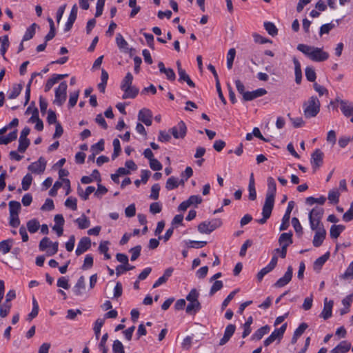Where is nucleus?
Segmentation results:
<instances>
[{
  "mask_svg": "<svg viewBox=\"0 0 353 353\" xmlns=\"http://www.w3.org/2000/svg\"><path fill=\"white\" fill-rule=\"evenodd\" d=\"M315 231L312 243L314 247L318 248L323 243L326 236V231L324 227H321L319 230H315Z\"/></svg>",
  "mask_w": 353,
  "mask_h": 353,
  "instance_id": "nucleus-15",
  "label": "nucleus"
},
{
  "mask_svg": "<svg viewBox=\"0 0 353 353\" xmlns=\"http://www.w3.org/2000/svg\"><path fill=\"white\" fill-rule=\"evenodd\" d=\"M221 224L222 221L219 219H214L210 221H203L198 225V230L201 234H210L219 228Z\"/></svg>",
  "mask_w": 353,
  "mask_h": 353,
  "instance_id": "nucleus-5",
  "label": "nucleus"
},
{
  "mask_svg": "<svg viewBox=\"0 0 353 353\" xmlns=\"http://www.w3.org/2000/svg\"><path fill=\"white\" fill-rule=\"evenodd\" d=\"M116 43L120 49H127L128 43L124 39L121 34H118L116 37Z\"/></svg>",
  "mask_w": 353,
  "mask_h": 353,
  "instance_id": "nucleus-60",
  "label": "nucleus"
},
{
  "mask_svg": "<svg viewBox=\"0 0 353 353\" xmlns=\"http://www.w3.org/2000/svg\"><path fill=\"white\" fill-rule=\"evenodd\" d=\"M330 257V252H327L323 256L318 258L314 263V270L315 271H320L322 266L324 265V263L327 261V259Z\"/></svg>",
  "mask_w": 353,
  "mask_h": 353,
  "instance_id": "nucleus-27",
  "label": "nucleus"
},
{
  "mask_svg": "<svg viewBox=\"0 0 353 353\" xmlns=\"http://www.w3.org/2000/svg\"><path fill=\"white\" fill-rule=\"evenodd\" d=\"M75 222L81 230L88 228L90 225V220L85 215H82L81 217L77 219Z\"/></svg>",
  "mask_w": 353,
  "mask_h": 353,
  "instance_id": "nucleus-36",
  "label": "nucleus"
},
{
  "mask_svg": "<svg viewBox=\"0 0 353 353\" xmlns=\"http://www.w3.org/2000/svg\"><path fill=\"white\" fill-rule=\"evenodd\" d=\"M293 208H294V202L293 201H290L288 203V208H287V210L285 211V213L284 216H283L282 223H281V225L280 226V230H281V231L282 230H285L289 227L290 214H291V212H292Z\"/></svg>",
  "mask_w": 353,
  "mask_h": 353,
  "instance_id": "nucleus-14",
  "label": "nucleus"
},
{
  "mask_svg": "<svg viewBox=\"0 0 353 353\" xmlns=\"http://www.w3.org/2000/svg\"><path fill=\"white\" fill-rule=\"evenodd\" d=\"M321 103L316 96L310 97L303 103V115L306 119L315 117L320 112Z\"/></svg>",
  "mask_w": 353,
  "mask_h": 353,
  "instance_id": "nucleus-2",
  "label": "nucleus"
},
{
  "mask_svg": "<svg viewBox=\"0 0 353 353\" xmlns=\"http://www.w3.org/2000/svg\"><path fill=\"white\" fill-rule=\"evenodd\" d=\"M270 330V327L268 325H264L260 327L252 334L251 339L252 341L261 340L264 336V335L269 332Z\"/></svg>",
  "mask_w": 353,
  "mask_h": 353,
  "instance_id": "nucleus-22",
  "label": "nucleus"
},
{
  "mask_svg": "<svg viewBox=\"0 0 353 353\" xmlns=\"http://www.w3.org/2000/svg\"><path fill=\"white\" fill-rule=\"evenodd\" d=\"M340 277L343 279H353V261L349 265L344 274Z\"/></svg>",
  "mask_w": 353,
  "mask_h": 353,
  "instance_id": "nucleus-58",
  "label": "nucleus"
},
{
  "mask_svg": "<svg viewBox=\"0 0 353 353\" xmlns=\"http://www.w3.org/2000/svg\"><path fill=\"white\" fill-rule=\"evenodd\" d=\"M323 213L324 210L322 208L316 207L310 211L309 216L322 219Z\"/></svg>",
  "mask_w": 353,
  "mask_h": 353,
  "instance_id": "nucleus-51",
  "label": "nucleus"
},
{
  "mask_svg": "<svg viewBox=\"0 0 353 353\" xmlns=\"http://www.w3.org/2000/svg\"><path fill=\"white\" fill-rule=\"evenodd\" d=\"M268 190L265 195V204L274 206V199L276 192V185L274 179L272 176H269L267 180Z\"/></svg>",
  "mask_w": 353,
  "mask_h": 353,
  "instance_id": "nucleus-4",
  "label": "nucleus"
},
{
  "mask_svg": "<svg viewBox=\"0 0 353 353\" xmlns=\"http://www.w3.org/2000/svg\"><path fill=\"white\" fill-rule=\"evenodd\" d=\"M95 191V188L93 186H88L85 191L83 190L81 186H78L77 192L79 196H81L83 200H87L89 197V195Z\"/></svg>",
  "mask_w": 353,
  "mask_h": 353,
  "instance_id": "nucleus-30",
  "label": "nucleus"
},
{
  "mask_svg": "<svg viewBox=\"0 0 353 353\" xmlns=\"http://www.w3.org/2000/svg\"><path fill=\"white\" fill-rule=\"evenodd\" d=\"M32 177L30 174H27L22 179V188L23 190L26 191L30 188V186L32 183Z\"/></svg>",
  "mask_w": 353,
  "mask_h": 353,
  "instance_id": "nucleus-55",
  "label": "nucleus"
},
{
  "mask_svg": "<svg viewBox=\"0 0 353 353\" xmlns=\"http://www.w3.org/2000/svg\"><path fill=\"white\" fill-rule=\"evenodd\" d=\"M104 150V141L101 139L98 143L91 146V151L99 154Z\"/></svg>",
  "mask_w": 353,
  "mask_h": 353,
  "instance_id": "nucleus-62",
  "label": "nucleus"
},
{
  "mask_svg": "<svg viewBox=\"0 0 353 353\" xmlns=\"http://www.w3.org/2000/svg\"><path fill=\"white\" fill-rule=\"evenodd\" d=\"M288 117L290 118L293 126L296 128H301L305 125V121L301 117L292 118L290 113L288 114Z\"/></svg>",
  "mask_w": 353,
  "mask_h": 353,
  "instance_id": "nucleus-56",
  "label": "nucleus"
},
{
  "mask_svg": "<svg viewBox=\"0 0 353 353\" xmlns=\"http://www.w3.org/2000/svg\"><path fill=\"white\" fill-rule=\"evenodd\" d=\"M274 206L270 205L268 204H263V209H262V215L263 217L256 221L259 224H264L267 222V220L270 217L272 211L273 210Z\"/></svg>",
  "mask_w": 353,
  "mask_h": 353,
  "instance_id": "nucleus-20",
  "label": "nucleus"
},
{
  "mask_svg": "<svg viewBox=\"0 0 353 353\" xmlns=\"http://www.w3.org/2000/svg\"><path fill=\"white\" fill-rule=\"evenodd\" d=\"M152 117L151 111L146 108L141 110L138 114V119L148 126L152 125Z\"/></svg>",
  "mask_w": 353,
  "mask_h": 353,
  "instance_id": "nucleus-16",
  "label": "nucleus"
},
{
  "mask_svg": "<svg viewBox=\"0 0 353 353\" xmlns=\"http://www.w3.org/2000/svg\"><path fill=\"white\" fill-rule=\"evenodd\" d=\"M91 246V240L89 237L85 236L80 239L76 249V254L79 256L90 249Z\"/></svg>",
  "mask_w": 353,
  "mask_h": 353,
  "instance_id": "nucleus-13",
  "label": "nucleus"
},
{
  "mask_svg": "<svg viewBox=\"0 0 353 353\" xmlns=\"http://www.w3.org/2000/svg\"><path fill=\"white\" fill-rule=\"evenodd\" d=\"M343 219L345 222L353 219V203H351L350 209L343 214Z\"/></svg>",
  "mask_w": 353,
  "mask_h": 353,
  "instance_id": "nucleus-64",
  "label": "nucleus"
},
{
  "mask_svg": "<svg viewBox=\"0 0 353 353\" xmlns=\"http://www.w3.org/2000/svg\"><path fill=\"white\" fill-rule=\"evenodd\" d=\"M36 27H37V24L33 23L26 30V32H25V34L23 35V41L30 40V39H32L33 37V36L35 34Z\"/></svg>",
  "mask_w": 353,
  "mask_h": 353,
  "instance_id": "nucleus-40",
  "label": "nucleus"
},
{
  "mask_svg": "<svg viewBox=\"0 0 353 353\" xmlns=\"http://www.w3.org/2000/svg\"><path fill=\"white\" fill-rule=\"evenodd\" d=\"M293 63L294 65L295 81L297 84H299L302 79L301 63L299 61V60L295 57L293 58Z\"/></svg>",
  "mask_w": 353,
  "mask_h": 353,
  "instance_id": "nucleus-28",
  "label": "nucleus"
},
{
  "mask_svg": "<svg viewBox=\"0 0 353 353\" xmlns=\"http://www.w3.org/2000/svg\"><path fill=\"white\" fill-rule=\"evenodd\" d=\"M292 233H282L279 239V243L281 247L285 245V248H288L290 244L292 243Z\"/></svg>",
  "mask_w": 353,
  "mask_h": 353,
  "instance_id": "nucleus-24",
  "label": "nucleus"
},
{
  "mask_svg": "<svg viewBox=\"0 0 353 353\" xmlns=\"http://www.w3.org/2000/svg\"><path fill=\"white\" fill-rule=\"evenodd\" d=\"M67 83L65 81L61 82L55 90V98L53 103L59 106H61L65 101L67 97Z\"/></svg>",
  "mask_w": 353,
  "mask_h": 353,
  "instance_id": "nucleus-6",
  "label": "nucleus"
},
{
  "mask_svg": "<svg viewBox=\"0 0 353 353\" xmlns=\"http://www.w3.org/2000/svg\"><path fill=\"white\" fill-rule=\"evenodd\" d=\"M65 205L72 210H77V200L76 198L68 197L65 201Z\"/></svg>",
  "mask_w": 353,
  "mask_h": 353,
  "instance_id": "nucleus-52",
  "label": "nucleus"
},
{
  "mask_svg": "<svg viewBox=\"0 0 353 353\" xmlns=\"http://www.w3.org/2000/svg\"><path fill=\"white\" fill-rule=\"evenodd\" d=\"M313 88L314 90L318 92L319 96H323L324 94L327 95L328 94V90L323 86L321 85L320 84L317 83L316 82H314L313 84Z\"/></svg>",
  "mask_w": 353,
  "mask_h": 353,
  "instance_id": "nucleus-63",
  "label": "nucleus"
},
{
  "mask_svg": "<svg viewBox=\"0 0 353 353\" xmlns=\"http://www.w3.org/2000/svg\"><path fill=\"white\" fill-rule=\"evenodd\" d=\"M264 28L268 34L272 37L276 35L278 33V29L272 22H265Z\"/></svg>",
  "mask_w": 353,
  "mask_h": 353,
  "instance_id": "nucleus-39",
  "label": "nucleus"
},
{
  "mask_svg": "<svg viewBox=\"0 0 353 353\" xmlns=\"http://www.w3.org/2000/svg\"><path fill=\"white\" fill-rule=\"evenodd\" d=\"M10 214L19 215L21 210V204L16 201H11L8 203Z\"/></svg>",
  "mask_w": 353,
  "mask_h": 353,
  "instance_id": "nucleus-37",
  "label": "nucleus"
},
{
  "mask_svg": "<svg viewBox=\"0 0 353 353\" xmlns=\"http://www.w3.org/2000/svg\"><path fill=\"white\" fill-rule=\"evenodd\" d=\"M305 77L307 81L314 83L316 78L314 69L312 67H307L305 68Z\"/></svg>",
  "mask_w": 353,
  "mask_h": 353,
  "instance_id": "nucleus-47",
  "label": "nucleus"
},
{
  "mask_svg": "<svg viewBox=\"0 0 353 353\" xmlns=\"http://www.w3.org/2000/svg\"><path fill=\"white\" fill-rule=\"evenodd\" d=\"M40 74L39 73H37V72H34L31 75V78L28 82V83L27 84V86H26V101H25V105H26L29 100H30V85H31V83L32 82V80L33 79L39 75Z\"/></svg>",
  "mask_w": 353,
  "mask_h": 353,
  "instance_id": "nucleus-46",
  "label": "nucleus"
},
{
  "mask_svg": "<svg viewBox=\"0 0 353 353\" xmlns=\"http://www.w3.org/2000/svg\"><path fill=\"white\" fill-rule=\"evenodd\" d=\"M248 191H249V199L251 201H254L256 199V192L255 189V183L254 179V174L252 173L250 176L249 185H248Z\"/></svg>",
  "mask_w": 353,
  "mask_h": 353,
  "instance_id": "nucleus-25",
  "label": "nucleus"
},
{
  "mask_svg": "<svg viewBox=\"0 0 353 353\" xmlns=\"http://www.w3.org/2000/svg\"><path fill=\"white\" fill-rule=\"evenodd\" d=\"M22 90V85L20 84H15L12 87V90L11 92L10 93L8 98L10 99H16L19 94L21 93Z\"/></svg>",
  "mask_w": 353,
  "mask_h": 353,
  "instance_id": "nucleus-49",
  "label": "nucleus"
},
{
  "mask_svg": "<svg viewBox=\"0 0 353 353\" xmlns=\"http://www.w3.org/2000/svg\"><path fill=\"white\" fill-rule=\"evenodd\" d=\"M108 339V333H105L103 335L99 345V350L102 352V353H107L108 347H106V342Z\"/></svg>",
  "mask_w": 353,
  "mask_h": 353,
  "instance_id": "nucleus-61",
  "label": "nucleus"
},
{
  "mask_svg": "<svg viewBox=\"0 0 353 353\" xmlns=\"http://www.w3.org/2000/svg\"><path fill=\"white\" fill-rule=\"evenodd\" d=\"M122 91L124 92L122 96L123 99H134L139 93V89L133 85L128 88L123 89Z\"/></svg>",
  "mask_w": 353,
  "mask_h": 353,
  "instance_id": "nucleus-23",
  "label": "nucleus"
},
{
  "mask_svg": "<svg viewBox=\"0 0 353 353\" xmlns=\"http://www.w3.org/2000/svg\"><path fill=\"white\" fill-rule=\"evenodd\" d=\"M129 6L132 8L130 17H134L141 10L140 6H137V0H129Z\"/></svg>",
  "mask_w": 353,
  "mask_h": 353,
  "instance_id": "nucleus-57",
  "label": "nucleus"
},
{
  "mask_svg": "<svg viewBox=\"0 0 353 353\" xmlns=\"http://www.w3.org/2000/svg\"><path fill=\"white\" fill-rule=\"evenodd\" d=\"M277 261V256H274L269 264L258 272L256 277L259 281H261L265 275L271 272L276 267Z\"/></svg>",
  "mask_w": 353,
  "mask_h": 353,
  "instance_id": "nucleus-11",
  "label": "nucleus"
},
{
  "mask_svg": "<svg viewBox=\"0 0 353 353\" xmlns=\"http://www.w3.org/2000/svg\"><path fill=\"white\" fill-rule=\"evenodd\" d=\"M17 137V130H15L12 132H10L7 137H0V144L7 145L12 141L15 140Z\"/></svg>",
  "mask_w": 353,
  "mask_h": 353,
  "instance_id": "nucleus-34",
  "label": "nucleus"
},
{
  "mask_svg": "<svg viewBox=\"0 0 353 353\" xmlns=\"http://www.w3.org/2000/svg\"><path fill=\"white\" fill-rule=\"evenodd\" d=\"M169 132L175 139H183L187 132V128L183 121H180L176 125L170 128Z\"/></svg>",
  "mask_w": 353,
  "mask_h": 353,
  "instance_id": "nucleus-8",
  "label": "nucleus"
},
{
  "mask_svg": "<svg viewBox=\"0 0 353 353\" xmlns=\"http://www.w3.org/2000/svg\"><path fill=\"white\" fill-rule=\"evenodd\" d=\"M39 312V304L37 300L33 298L32 299V309L31 312L28 314V320L31 321L32 319L35 318L38 315Z\"/></svg>",
  "mask_w": 353,
  "mask_h": 353,
  "instance_id": "nucleus-50",
  "label": "nucleus"
},
{
  "mask_svg": "<svg viewBox=\"0 0 353 353\" xmlns=\"http://www.w3.org/2000/svg\"><path fill=\"white\" fill-rule=\"evenodd\" d=\"M310 228L312 230H319L321 227H323L321 223V219H317L309 216Z\"/></svg>",
  "mask_w": 353,
  "mask_h": 353,
  "instance_id": "nucleus-43",
  "label": "nucleus"
},
{
  "mask_svg": "<svg viewBox=\"0 0 353 353\" xmlns=\"http://www.w3.org/2000/svg\"><path fill=\"white\" fill-rule=\"evenodd\" d=\"M281 338V336L276 332V330H274V332H272V333L264 341V345L267 347L272 343L275 340H280Z\"/></svg>",
  "mask_w": 353,
  "mask_h": 353,
  "instance_id": "nucleus-42",
  "label": "nucleus"
},
{
  "mask_svg": "<svg viewBox=\"0 0 353 353\" xmlns=\"http://www.w3.org/2000/svg\"><path fill=\"white\" fill-rule=\"evenodd\" d=\"M350 348L351 343L347 341H343L331 350V353H346Z\"/></svg>",
  "mask_w": 353,
  "mask_h": 353,
  "instance_id": "nucleus-21",
  "label": "nucleus"
},
{
  "mask_svg": "<svg viewBox=\"0 0 353 353\" xmlns=\"http://www.w3.org/2000/svg\"><path fill=\"white\" fill-rule=\"evenodd\" d=\"M46 166V161L43 157H40L38 161L32 163L28 168V169L32 173L42 174Z\"/></svg>",
  "mask_w": 353,
  "mask_h": 353,
  "instance_id": "nucleus-9",
  "label": "nucleus"
},
{
  "mask_svg": "<svg viewBox=\"0 0 353 353\" xmlns=\"http://www.w3.org/2000/svg\"><path fill=\"white\" fill-rule=\"evenodd\" d=\"M13 239H8L0 242V252L3 254L8 253L12 246Z\"/></svg>",
  "mask_w": 353,
  "mask_h": 353,
  "instance_id": "nucleus-31",
  "label": "nucleus"
},
{
  "mask_svg": "<svg viewBox=\"0 0 353 353\" xmlns=\"http://www.w3.org/2000/svg\"><path fill=\"white\" fill-rule=\"evenodd\" d=\"M344 229L345 226L342 225H332L330 228V236L334 239L338 238Z\"/></svg>",
  "mask_w": 353,
  "mask_h": 353,
  "instance_id": "nucleus-35",
  "label": "nucleus"
},
{
  "mask_svg": "<svg viewBox=\"0 0 353 353\" xmlns=\"http://www.w3.org/2000/svg\"><path fill=\"white\" fill-rule=\"evenodd\" d=\"M340 192L339 190L334 188L329 191L327 199L332 203L336 204L339 203Z\"/></svg>",
  "mask_w": 353,
  "mask_h": 353,
  "instance_id": "nucleus-33",
  "label": "nucleus"
},
{
  "mask_svg": "<svg viewBox=\"0 0 353 353\" xmlns=\"http://www.w3.org/2000/svg\"><path fill=\"white\" fill-rule=\"evenodd\" d=\"M236 55V50L234 48H231L229 50L227 54V67L228 69H231L232 68L233 61Z\"/></svg>",
  "mask_w": 353,
  "mask_h": 353,
  "instance_id": "nucleus-45",
  "label": "nucleus"
},
{
  "mask_svg": "<svg viewBox=\"0 0 353 353\" xmlns=\"http://www.w3.org/2000/svg\"><path fill=\"white\" fill-rule=\"evenodd\" d=\"M134 268V266L130 265L129 263L123 265H119L116 268V274L119 276L124 272L132 270Z\"/></svg>",
  "mask_w": 353,
  "mask_h": 353,
  "instance_id": "nucleus-41",
  "label": "nucleus"
},
{
  "mask_svg": "<svg viewBox=\"0 0 353 353\" xmlns=\"http://www.w3.org/2000/svg\"><path fill=\"white\" fill-rule=\"evenodd\" d=\"M179 185L178 179L174 176L170 177L166 182L165 188L170 190L176 188Z\"/></svg>",
  "mask_w": 353,
  "mask_h": 353,
  "instance_id": "nucleus-48",
  "label": "nucleus"
},
{
  "mask_svg": "<svg viewBox=\"0 0 353 353\" xmlns=\"http://www.w3.org/2000/svg\"><path fill=\"white\" fill-rule=\"evenodd\" d=\"M199 292L196 289H192L186 296V299L189 301L186 307V312L189 314H195L201 309V303H199Z\"/></svg>",
  "mask_w": 353,
  "mask_h": 353,
  "instance_id": "nucleus-3",
  "label": "nucleus"
},
{
  "mask_svg": "<svg viewBox=\"0 0 353 353\" xmlns=\"http://www.w3.org/2000/svg\"><path fill=\"white\" fill-rule=\"evenodd\" d=\"M267 94V90L264 88H259L256 90L252 92H246L244 93V97L243 99L245 101H252L254 99H256L259 97H262Z\"/></svg>",
  "mask_w": 353,
  "mask_h": 353,
  "instance_id": "nucleus-17",
  "label": "nucleus"
},
{
  "mask_svg": "<svg viewBox=\"0 0 353 353\" xmlns=\"http://www.w3.org/2000/svg\"><path fill=\"white\" fill-rule=\"evenodd\" d=\"M112 351L114 353H125L124 347L122 343L119 340H115L112 345Z\"/></svg>",
  "mask_w": 353,
  "mask_h": 353,
  "instance_id": "nucleus-59",
  "label": "nucleus"
},
{
  "mask_svg": "<svg viewBox=\"0 0 353 353\" xmlns=\"http://www.w3.org/2000/svg\"><path fill=\"white\" fill-rule=\"evenodd\" d=\"M336 101L339 103L340 109L345 117H349L353 114V102L338 99Z\"/></svg>",
  "mask_w": 353,
  "mask_h": 353,
  "instance_id": "nucleus-10",
  "label": "nucleus"
},
{
  "mask_svg": "<svg viewBox=\"0 0 353 353\" xmlns=\"http://www.w3.org/2000/svg\"><path fill=\"white\" fill-rule=\"evenodd\" d=\"M333 305V301H328L327 298H325L324 299L323 309L320 315L321 317L323 318L324 319H327L331 317Z\"/></svg>",
  "mask_w": 353,
  "mask_h": 353,
  "instance_id": "nucleus-18",
  "label": "nucleus"
},
{
  "mask_svg": "<svg viewBox=\"0 0 353 353\" xmlns=\"http://www.w3.org/2000/svg\"><path fill=\"white\" fill-rule=\"evenodd\" d=\"M27 230L30 233H35L40 228L39 221L36 219L29 220L26 224Z\"/></svg>",
  "mask_w": 353,
  "mask_h": 353,
  "instance_id": "nucleus-32",
  "label": "nucleus"
},
{
  "mask_svg": "<svg viewBox=\"0 0 353 353\" xmlns=\"http://www.w3.org/2000/svg\"><path fill=\"white\" fill-rule=\"evenodd\" d=\"M133 76L130 72H128L122 80L121 83V90L125 88H128L129 87L132 85Z\"/></svg>",
  "mask_w": 353,
  "mask_h": 353,
  "instance_id": "nucleus-38",
  "label": "nucleus"
},
{
  "mask_svg": "<svg viewBox=\"0 0 353 353\" xmlns=\"http://www.w3.org/2000/svg\"><path fill=\"white\" fill-rule=\"evenodd\" d=\"M112 144L114 147V152L112 154V159L114 160L119 155V153L121 152V145L120 141L118 139H114L113 140Z\"/></svg>",
  "mask_w": 353,
  "mask_h": 353,
  "instance_id": "nucleus-54",
  "label": "nucleus"
},
{
  "mask_svg": "<svg viewBox=\"0 0 353 353\" xmlns=\"http://www.w3.org/2000/svg\"><path fill=\"white\" fill-rule=\"evenodd\" d=\"M297 50L303 53L310 59L316 62H321L329 58L328 52L321 48L310 46L305 44H299Z\"/></svg>",
  "mask_w": 353,
  "mask_h": 353,
  "instance_id": "nucleus-1",
  "label": "nucleus"
},
{
  "mask_svg": "<svg viewBox=\"0 0 353 353\" xmlns=\"http://www.w3.org/2000/svg\"><path fill=\"white\" fill-rule=\"evenodd\" d=\"M236 330V327L233 324H229L227 325L225 330L224 335L223 338L220 340L219 345H223L225 344L231 338V336L234 334Z\"/></svg>",
  "mask_w": 353,
  "mask_h": 353,
  "instance_id": "nucleus-19",
  "label": "nucleus"
},
{
  "mask_svg": "<svg viewBox=\"0 0 353 353\" xmlns=\"http://www.w3.org/2000/svg\"><path fill=\"white\" fill-rule=\"evenodd\" d=\"M324 154L320 149H316L311 155V164L314 171H316L323 164Z\"/></svg>",
  "mask_w": 353,
  "mask_h": 353,
  "instance_id": "nucleus-7",
  "label": "nucleus"
},
{
  "mask_svg": "<svg viewBox=\"0 0 353 353\" xmlns=\"http://www.w3.org/2000/svg\"><path fill=\"white\" fill-rule=\"evenodd\" d=\"M293 274V269L292 266H288L284 276L280 278L274 284L276 288H282L286 285L292 279Z\"/></svg>",
  "mask_w": 353,
  "mask_h": 353,
  "instance_id": "nucleus-12",
  "label": "nucleus"
},
{
  "mask_svg": "<svg viewBox=\"0 0 353 353\" xmlns=\"http://www.w3.org/2000/svg\"><path fill=\"white\" fill-rule=\"evenodd\" d=\"M30 145V140L28 139H19L18 151L19 152H24Z\"/></svg>",
  "mask_w": 353,
  "mask_h": 353,
  "instance_id": "nucleus-53",
  "label": "nucleus"
},
{
  "mask_svg": "<svg viewBox=\"0 0 353 353\" xmlns=\"http://www.w3.org/2000/svg\"><path fill=\"white\" fill-rule=\"evenodd\" d=\"M104 322H105L104 319H97L94 323V326L93 330H94L96 338L97 339L99 337V335L101 333V329L102 326L103 325Z\"/></svg>",
  "mask_w": 353,
  "mask_h": 353,
  "instance_id": "nucleus-44",
  "label": "nucleus"
},
{
  "mask_svg": "<svg viewBox=\"0 0 353 353\" xmlns=\"http://www.w3.org/2000/svg\"><path fill=\"white\" fill-rule=\"evenodd\" d=\"M85 288V277L83 276H81L78 279L77 283L74 287V292L75 295L80 296L83 293V290Z\"/></svg>",
  "mask_w": 353,
  "mask_h": 353,
  "instance_id": "nucleus-26",
  "label": "nucleus"
},
{
  "mask_svg": "<svg viewBox=\"0 0 353 353\" xmlns=\"http://www.w3.org/2000/svg\"><path fill=\"white\" fill-rule=\"evenodd\" d=\"M179 81H185L187 84L191 87L194 88L195 87L194 83L191 80L189 75L186 73L185 70L183 68H179Z\"/></svg>",
  "mask_w": 353,
  "mask_h": 353,
  "instance_id": "nucleus-29",
  "label": "nucleus"
}]
</instances>
